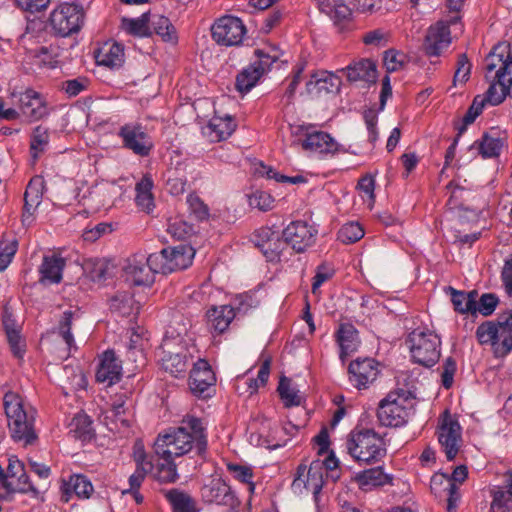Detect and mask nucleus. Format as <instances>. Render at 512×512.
I'll list each match as a JSON object with an SVG mask.
<instances>
[{"label":"nucleus","mask_w":512,"mask_h":512,"mask_svg":"<svg viewBox=\"0 0 512 512\" xmlns=\"http://www.w3.org/2000/svg\"><path fill=\"white\" fill-rule=\"evenodd\" d=\"M350 382L358 389H365L373 383L378 374V363L372 358L356 359L348 367Z\"/></svg>","instance_id":"nucleus-18"},{"label":"nucleus","mask_w":512,"mask_h":512,"mask_svg":"<svg viewBox=\"0 0 512 512\" xmlns=\"http://www.w3.org/2000/svg\"><path fill=\"white\" fill-rule=\"evenodd\" d=\"M246 28L238 17L226 15L217 19L211 27L213 40L222 46H237L242 43Z\"/></svg>","instance_id":"nucleus-9"},{"label":"nucleus","mask_w":512,"mask_h":512,"mask_svg":"<svg viewBox=\"0 0 512 512\" xmlns=\"http://www.w3.org/2000/svg\"><path fill=\"white\" fill-rule=\"evenodd\" d=\"M350 82H365L372 84L377 79L376 64L369 59H362L347 66L343 70Z\"/></svg>","instance_id":"nucleus-29"},{"label":"nucleus","mask_w":512,"mask_h":512,"mask_svg":"<svg viewBox=\"0 0 512 512\" xmlns=\"http://www.w3.org/2000/svg\"><path fill=\"white\" fill-rule=\"evenodd\" d=\"M512 509V498L505 488H499L493 493L491 512H509Z\"/></svg>","instance_id":"nucleus-55"},{"label":"nucleus","mask_w":512,"mask_h":512,"mask_svg":"<svg viewBox=\"0 0 512 512\" xmlns=\"http://www.w3.org/2000/svg\"><path fill=\"white\" fill-rule=\"evenodd\" d=\"M341 80L328 71H318L310 76L306 83V91L312 98H320L328 94L337 93Z\"/></svg>","instance_id":"nucleus-20"},{"label":"nucleus","mask_w":512,"mask_h":512,"mask_svg":"<svg viewBox=\"0 0 512 512\" xmlns=\"http://www.w3.org/2000/svg\"><path fill=\"white\" fill-rule=\"evenodd\" d=\"M122 366L113 351H105L96 372L98 382L112 385L121 378Z\"/></svg>","instance_id":"nucleus-26"},{"label":"nucleus","mask_w":512,"mask_h":512,"mask_svg":"<svg viewBox=\"0 0 512 512\" xmlns=\"http://www.w3.org/2000/svg\"><path fill=\"white\" fill-rule=\"evenodd\" d=\"M364 236V230L359 223L349 222L344 224L338 231V240L343 244H352Z\"/></svg>","instance_id":"nucleus-51"},{"label":"nucleus","mask_w":512,"mask_h":512,"mask_svg":"<svg viewBox=\"0 0 512 512\" xmlns=\"http://www.w3.org/2000/svg\"><path fill=\"white\" fill-rule=\"evenodd\" d=\"M498 304V298L491 293L483 294L479 301H476V312L484 316L492 314Z\"/></svg>","instance_id":"nucleus-63"},{"label":"nucleus","mask_w":512,"mask_h":512,"mask_svg":"<svg viewBox=\"0 0 512 512\" xmlns=\"http://www.w3.org/2000/svg\"><path fill=\"white\" fill-rule=\"evenodd\" d=\"M227 468L235 479L240 482L246 483L251 493L254 492L255 484L252 481L253 472L251 468L239 464H228Z\"/></svg>","instance_id":"nucleus-58"},{"label":"nucleus","mask_w":512,"mask_h":512,"mask_svg":"<svg viewBox=\"0 0 512 512\" xmlns=\"http://www.w3.org/2000/svg\"><path fill=\"white\" fill-rule=\"evenodd\" d=\"M163 493L173 512H197L196 502L188 493L176 488L165 490Z\"/></svg>","instance_id":"nucleus-38"},{"label":"nucleus","mask_w":512,"mask_h":512,"mask_svg":"<svg viewBox=\"0 0 512 512\" xmlns=\"http://www.w3.org/2000/svg\"><path fill=\"white\" fill-rule=\"evenodd\" d=\"M64 266V258L56 255L45 256L39 269L40 282L43 284H58L62 280Z\"/></svg>","instance_id":"nucleus-34"},{"label":"nucleus","mask_w":512,"mask_h":512,"mask_svg":"<svg viewBox=\"0 0 512 512\" xmlns=\"http://www.w3.org/2000/svg\"><path fill=\"white\" fill-rule=\"evenodd\" d=\"M437 435L447 459L453 460L462 446V430L448 411H445L439 422Z\"/></svg>","instance_id":"nucleus-11"},{"label":"nucleus","mask_w":512,"mask_h":512,"mask_svg":"<svg viewBox=\"0 0 512 512\" xmlns=\"http://www.w3.org/2000/svg\"><path fill=\"white\" fill-rule=\"evenodd\" d=\"M134 300L130 293H117L110 300V308L122 315H129L133 309Z\"/></svg>","instance_id":"nucleus-54"},{"label":"nucleus","mask_w":512,"mask_h":512,"mask_svg":"<svg viewBox=\"0 0 512 512\" xmlns=\"http://www.w3.org/2000/svg\"><path fill=\"white\" fill-rule=\"evenodd\" d=\"M448 291L450 292L451 301L456 311L462 314L467 312H476V298L478 296L476 291L465 293L463 291H458L453 287H449Z\"/></svg>","instance_id":"nucleus-44"},{"label":"nucleus","mask_w":512,"mask_h":512,"mask_svg":"<svg viewBox=\"0 0 512 512\" xmlns=\"http://www.w3.org/2000/svg\"><path fill=\"white\" fill-rule=\"evenodd\" d=\"M347 452L359 463L375 464L386 456L383 438L371 429L353 430L346 440Z\"/></svg>","instance_id":"nucleus-4"},{"label":"nucleus","mask_w":512,"mask_h":512,"mask_svg":"<svg viewBox=\"0 0 512 512\" xmlns=\"http://www.w3.org/2000/svg\"><path fill=\"white\" fill-rule=\"evenodd\" d=\"M497 336L495 337L494 351L496 355L504 356L512 350V314L496 323Z\"/></svg>","instance_id":"nucleus-35"},{"label":"nucleus","mask_w":512,"mask_h":512,"mask_svg":"<svg viewBox=\"0 0 512 512\" xmlns=\"http://www.w3.org/2000/svg\"><path fill=\"white\" fill-rule=\"evenodd\" d=\"M270 374V359H266L259 371L256 379H245L240 377L237 379L236 390L242 394L244 392L249 395L254 394L260 386H264L268 381Z\"/></svg>","instance_id":"nucleus-37"},{"label":"nucleus","mask_w":512,"mask_h":512,"mask_svg":"<svg viewBox=\"0 0 512 512\" xmlns=\"http://www.w3.org/2000/svg\"><path fill=\"white\" fill-rule=\"evenodd\" d=\"M4 326L7 334V339L13 354L16 357L21 358L25 351V345L19 334V331L16 328L11 327L7 320L4 321Z\"/></svg>","instance_id":"nucleus-56"},{"label":"nucleus","mask_w":512,"mask_h":512,"mask_svg":"<svg viewBox=\"0 0 512 512\" xmlns=\"http://www.w3.org/2000/svg\"><path fill=\"white\" fill-rule=\"evenodd\" d=\"M19 107L23 116L29 121H36L48 114L47 106L41 95L31 89L20 95Z\"/></svg>","instance_id":"nucleus-24"},{"label":"nucleus","mask_w":512,"mask_h":512,"mask_svg":"<svg viewBox=\"0 0 512 512\" xmlns=\"http://www.w3.org/2000/svg\"><path fill=\"white\" fill-rule=\"evenodd\" d=\"M236 124L231 116H214L206 126L205 134L213 142L227 139L235 130Z\"/></svg>","instance_id":"nucleus-33"},{"label":"nucleus","mask_w":512,"mask_h":512,"mask_svg":"<svg viewBox=\"0 0 512 512\" xmlns=\"http://www.w3.org/2000/svg\"><path fill=\"white\" fill-rule=\"evenodd\" d=\"M153 181L150 176H144L136 185L135 201L137 206L143 211L149 213L154 208V199L152 195Z\"/></svg>","instance_id":"nucleus-42"},{"label":"nucleus","mask_w":512,"mask_h":512,"mask_svg":"<svg viewBox=\"0 0 512 512\" xmlns=\"http://www.w3.org/2000/svg\"><path fill=\"white\" fill-rule=\"evenodd\" d=\"M249 206L260 211H269L274 206V198L265 191H255L248 197Z\"/></svg>","instance_id":"nucleus-59"},{"label":"nucleus","mask_w":512,"mask_h":512,"mask_svg":"<svg viewBox=\"0 0 512 512\" xmlns=\"http://www.w3.org/2000/svg\"><path fill=\"white\" fill-rule=\"evenodd\" d=\"M48 22L56 35L69 37L84 26L85 10L80 4L63 2L50 12Z\"/></svg>","instance_id":"nucleus-7"},{"label":"nucleus","mask_w":512,"mask_h":512,"mask_svg":"<svg viewBox=\"0 0 512 512\" xmlns=\"http://www.w3.org/2000/svg\"><path fill=\"white\" fill-rule=\"evenodd\" d=\"M150 31L159 35L166 42H176L177 33L175 27L171 21L159 14H153L150 16Z\"/></svg>","instance_id":"nucleus-45"},{"label":"nucleus","mask_w":512,"mask_h":512,"mask_svg":"<svg viewBox=\"0 0 512 512\" xmlns=\"http://www.w3.org/2000/svg\"><path fill=\"white\" fill-rule=\"evenodd\" d=\"M414 401L410 392L397 390L390 392L379 403L377 417L383 426L401 427L413 412Z\"/></svg>","instance_id":"nucleus-5"},{"label":"nucleus","mask_w":512,"mask_h":512,"mask_svg":"<svg viewBox=\"0 0 512 512\" xmlns=\"http://www.w3.org/2000/svg\"><path fill=\"white\" fill-rule=\"evenodd\" d=\"M506 143V136L496 128H491L471 145L483 158L498 157Z\"/></svg>","instance_id":"nucleus-23"},{"label":"nucleus","mask_w":512,"mask_h":512,"mask_svg":"<svg viewBox=\"0 0 512 512\" xmlns=\"http://www.w3.org/2000/svg\"><path fill=\"white\" fill-rule=\"evenodd\" d=\"M66 494L74 493L80 499H89L94 492L91 481L82 474H75L69 477L64 484Z\"/></svg>","instance_id":"nucleus-41"},{"label":"nucleus","mask_w":512,"mask_h":512,"mask_svg":"<svg viewBox=\"0 0 512 512\" xmlns=\"http://www.w3.org/2000/svg\"><path fill=\"white\" fill-rule=\"evenodd\" d=\"M49 142L48 129L43 126H37L32 133L30 149L34 158H37L47 147Z\"/></svg>","instance_id":"nucleus-52"},{"label":"nucleus","mask_w":512,"mask_h":512,"mask_svg":"<svg viewBox=\"0 0 512 512\" xmlns=\"http://www.w3.org/2000/svg\"><path fill=\"white\" fill-rule=\"evenodd\" d=\"M3 407L11 436L25 445L32 444L37 436L34 430V413L27 408L22 397L7 391L3 396Z\"/></svg>","instance_id":"nucleus-3"},{"label":"nucleus","mask_w":512,"mask_h":512,"mask_svg":"<svg viewBox=\"0 0 512 512\" xmlns=\"http://www.w3.org/2000/svg\"><path fill=\"white\" fill-rule=\"evenodd\" d=\"M150 15L147 13L142 14L138 18L121 19V29L127 34L137 37H145L151 35L150 31Z\"/></svg>","instance_id":"nucleus-43"},{"label":"nucleus","mask_w":512,"mask_h":512,"mask_svg":"<svg viewBox=\"0 0 512 512\" xmlns=\"http://www.w3.org/2000/svg\"><path fill=\"white\" fill-rule=\"evenodd\" d=\"M95 59L98 65L119 68L124 63V48L118 43L106 42L97 50Z\"/></svg>","instance_id":"nucleus-30"},{"label":"nucleus","mask_w":512,"mask_h":512,"mask_svg":"<svg viewBox=\"0 0 512 512\" xmlns=\"http://www.w3.org/2000/svg\"><path fill=\"white\" fill-rule=\"evenodd\" d=\"M206 316L210 329L217 334H222L228 329L236 313L232 306L221 305L208 309Z\"/></svg>","instance_id":"nucleus-28"},{"label":"nucleus","mask_w":512,"mask_h":512,"mask_svg":"<svg viewBox=\"0 0 512 512\" xmlns=\"http://www.w3.org/2000/svg\"><path fill=\"white\" fill-rule=\"evenodd\" d=\"M262 75L251 64L244 68L236 77V88L241 93L249 92L259 81Z\"/></svg>","instance_id":"nucleus-49"},{"label":"nucleus","mask_w":512,"mask_h":512,"mask_svg":"<svg viewBox=\"0 0 512 512\" xmlns=\"http://www.w3.org/2000/svg\"><path fill=\"white\" fill-rule=\"evenodd\" d=\"M114 270V265L106 259H90L85 263V271L94 282L108 279Z\"/></svg>","instance_id":"nucleus-46"},{"label":"nucleus","mask_w":512,"mask_h":512,"mask_svg":"<svg viewBox=\"0 0 512 512\" xmlns=\"http://www.w3.org/2000/svg\"><path fill=\"white\" fill-rule=\"evenodd\" d=\"M144 330L138 328L137 330H132L130 341L128 345V358L134 362L138 361V356L143 358V349H144Z\"/></svg>","instance_id":"nucleus-53"},{"label":"nucleus","mask_w":512,"mask_h":512,"mask_svg":"<svg viewBox=\"0 0 512 512\" xmlns=\"http://www.w3.org/2000/svg\"><path fill=\"white\" fill-rule=\"evenodd\" d=\"M359 191L366 196V201L371 209L375 203V180L372 176L366 175L362 177L357 185Z\"/></svg>","instance_id":"nucleus-62"},{"label":"nucleus","mask_w":512,"mask_h":512,"mask_svg":"<svg viewBox=\"0 0 512 512\" xmlns=\"http://www.w3.org/2000/svg\"><path fill=\"white\" fill-rule=\"evenodd\" d=\"M253 237L255 245L268 260L273 261L278 258L284 245L278 230L271 227H262L255 231Z\"/></svg>","instance_id":"nucleus-21"},{"label":"nucleus","mask_w":512,"mask_h":512,"mask_svg":"<svg viewBox=\"0 0 512 512\" xmlns=\"http://www.w3.org/2000/svg\"><path fill=\"white\" fill-rule=\"evenodd\" d=\"M162 256L154 253L146 257L144 254H136L127 259L123 268L127 281L134 285H150L154 282V275L160 272L157 260Z\"/></svg>","instance_id":"nucleus-8"},{"label":"nucleus","mask_w":512,"mask_h":512,"mask_svg":"<svg viewBox=\"0 0 512 512\" xmlns=\"http://www.w3.org/2000/svg\"><path fill=\"white\" fill-rule=\"evenodd\" d=\"M497 336L496 323L486 321L478 326L476 330V337L480 344H489L495 347V337Z\"/></svg>","instance_id":"nucleus-57"},{"label":"nucleus","mask_w":512,"mask_h":512,"mask_svg":"<svg viewBox=\"0 0 512 512\" xmlns=\"http://www.w3.org/2000/svg\"><path fill=\"white\" fill-rule=\"evenodd\" d=\"M430 488L435 495L447 497L448 512L455 511L460 494L458 486L453 484V479H449L446 474L437 473L431 478Z\"/></svg>","instance_id":"nucleus-25"},{"label":"nucleus","mask_w":512,"mask_h":512,"mask_svg":"<svg viewBox=\"0 0 512 512\" xmlns=\"http://www.w3.org/2000/svg\"><path fill=\"white\" fill-rule=\"evenodd\" d=\"M214 372L205 360L195 363L190 372L189 386L194 395L202 396L214 385Z\"/></svg>","instance_id":"nucleus-22"},{"label":"nucleus","mask_w":512,"mask_h":512,"mask_svg":"<svg viewBox=\"0 0 512 512\" xmlns=\"http://www.w3.org/2000/svg\"><path fill=\"white\" fill-rule=\"evenodd\" d=\"M76 316L77 314L75 312L65 311L59 322L58 334L65 342L68 353H70L72 349L76 350L74 337L71 333V328L76 320Z\"/></svg>","instance_id":"nucleus-48"},{"label":"nucleus","mask_w":512,"mask_h":512,"mask_svg":"<svg viewBox=\"0 0 512 512\" xmlns=\"http://www.w3.org/2000/svg\"><path fill=\"white\" fill-rule=\"evenodd\" d=\"M157 461L153 468V477L159 483H175L178 478L176 464L171 455H156Z\"/></svg>","instance_id":"nucleus-36"},{"label":"nucleus","mask_w":512,"mask_h":512,"mask_svg":"<svg viewBox=\"0 0 512 512\" xmlns=\"http://www.w3.org/2000/svg\"><path fill=\"white\" fill-rule=\"evenodd\" d=\"M456 369L455 360L452 357H448L443 363L441 372L442 385L446 389H449L453 385Z\"/></svg>","instance_id":"nucleus-64"},{"label":"nucleus","mask_w":512,"mask_h":512,"mask_svg":"<svg viewBox=\"0 0 512 512\" xmlns=\"http://www.w3.org/2000/svg\"><path fill=\"white\" fill-rule=\"evenodd\" d=\"M44 181L40 177H34L27 185L24 194V212L22 221L30 220L34 210L39 206L43 196Z\"/></svg>","instance_id":"nucleus-32"},{"label":"nucleus","mask_w":512,"mask_h":512,"mask_svg":"<svg viewBox=\"0 0 512 512\" xmlns=\"http://www.w3.org/2000/svg\"><path fill=\"white\" fill-rule=\"evenodd\" d=\"M392 480V475L384 473L382 467L366 469L355 475V481L363 491H369L375 487L392 484Z\"/></svg>","instance_id":"nucleus-31"},{"label":"nucleus","mask_w":512,"mask_h":512,"mask_svg":"<svg viewBox=\"0 0 512 512\" xmlns=\"http://www.w3.org/2000/svg\"><path fill=\"white\" fill-rule=\"evenodd\" d=\"M458 17H452L449 21H438L431 25L426 32L423 48L428 56H440L452 42L450 24L457 21Z\"/></svg>","instance_id":"nucleus-14"},{"label":"nucleus","mask_w":512,"mask_h":512,"mask_svg":"<svg viewBox=\"0 0 512 512\" xmlns=\"http://www.w3.org/2000/svg\"><path fill=\"white\" fill-rule=\"evenodd\" d=\"M105 423L110 431L116 433H125L130 427L131 419L129 414L112 416L111 413L106 412Z\"/></svg>","instance_id":"nucleus-61"},{"label":"nucleus","mask_w":512,"mask_h":512,"mask_svg":"<svg viewBox=\"0 0 512 512\" xmlns=\"http://www.w3.org/2000/svg\"><path fill=\"white\" fill-rule=\"evenodd\" d=\"M154 255L162 256L161 260H157V263L160 266V272L167 274L188 268L192 264L195 251L189 245L180 244L175 247L162 249L159 253H154Z\"/></svg>","instance_id":"nucleus-12"},{"label":"nucleus","mask_w":512,"mask_h":512,"mask_svg":"<svg viewBox=\"0 0 512 512\" xmlns=\"http://www.w3.org/2000/svg\"><path fill=\"white\" fill-rule=\"evenodd\" d=\"M278 392L285 407L299 406L302 403L303 397L299 390L286 377L281 378Z\"/></svg>","instance_id":"nucleus-47"},{"label":"nucleus","mask_w":512,"mask_h":512,"mask_svg":"<svg viewBox=\"0 0 512 512\" xmlns=\"http://www.w3.org/2000/svg\"><path fill=\"white\" fill-rule=\"evenodd\" d=\"M319 8L322 12L329 14L336 22L349 20L352 15L351 9L344 3L320 2Z\"/></svg>","instance_id":"nucleus-50"},{"label":"nucleus","mask_w":512,"mask_h":512,"mask_svg":"<svg viewBox=\"0 0 512 512\" xmlns=\"http://www.w3.org/2000/svg\"><path fill=\"white\" fill-rule=\"evenodd\" d=\"M486 78L491 84L485 96H476L463 117V125L458 128L461 134L481 114L485 103L499 105L507 96L512 98V56L509 45L499 43L485 59Z\"/></svg>","instance_id":"nucleus-1"},{"label":"nucleus","mask_w":512,"mask_h":512,"mask_svg":"<svg viewBox=\"0 0 512 512\" xmlns=\"http://www.w3.org/2000/svg\"><path fill=\"white\" fill-rule=\"evenodd\" d=\"M336 341L340 348L339 356L342 362L352 353L356 352L360 345L358 331L350 323H342L339 325L336 332Z\"/></svg>","instance_id":"nucleus-27"},{"label":"nucleus","mask_w":512,"mask_h":512,"mask_svg":"<svg viewBox=\"0 0 512 512\" xmlns=\"http://www.w3.org/2000/svg\"><path fill=\"white\" fill-rule=\"evenodd\" d=\"M18 248L16 239L0 242V272L4 271L11 263Z\"/></svg>","instance_id":"nucleus-60"},{"label":"nucleus","mask_w":512,"mask_h":512,"mask_svg":"<svg viewBox=\"0 0 512 512\" xmlns=\"http://www.w3.org/2000/svg\"><path fill=\"white\" fill-rule=\"evenodd\" d=\"M201 498L208 504L232 506L235 502L230 486L220 476L208 479L201 488Z\"/></svg>","instance_id":"nucleus-17"},{"label":"nucleus","mask_w":512,"mask_h":512,"mask_svg":"<svg viewBox=\"0 0 512 512\" xmlns=\"http://www.w3.org/2000/svg\"><path fill=\"white\" fill-rule=\"evenodd\" d=\"M205 428L199 418L187 416L178 428L160 434L154 443L155 455L175 457L187 454L195 447L199 454L206 450Z\"/></svg>","instance_id":"nucleus-2"},{"label":"nucleus","mask_w":512,"mask_h":512,"mask_svg":"<svg viewBox=\"0 0 512 512\" xmlns=\"http://www.w3.org/2000/svg\"><path fill=\"white\" fill-rule=\"evenodd\" d=\"M324 484V469L320 460L313 461L309 468L300 465L292 482V489L297 494L312 493L317 498Z\"/></svg>","instance_id":"nucleus-10"},{"label":"nucleus","mask_w":512,"mask_h":512,"mask_svg":"<svg viewBox=\"0 0 512 512\" xmlns=\"http://www.w3.org/2000/svg\"><path fill=\"white\" fill-rule=\"evenodd\" d=\"M162 368L174 377H182L188 368L187 350L183 346L175 349L171 339H165L161 345Z\"/></svg>","instance_id":"nucleus-15"},{"label":"nucleus","mask_w":512,"mask_h":512,"mask_svg":"<svg viewBox=\"0 0 512 512\" xmlns=\"http://www.w3.org/2000/svg\"><path fill=\"white\" fill-rule=\"evenodd\" d=\"M123 146L139 156L149 155L153 145L144 127L138 123L123 125L118 132Z\"/></svg>","instance_id":"nucleus-16"},{"label":"nucleus","mask_w":512,"mask_h":512,"mask_svg":"<svg viewBox=\"0 0 512 512\" xmlns=\"http://www.w3.org/2000/svg\"><path fill=\"white\" fill-rule=\"evenodd\" d=\"M69 434L84 442L91 440L94 430L90 417L84 413L76 414L69 423Z\"/></svg>","instance_id":"nucleus-39"},{"label":"nucleus","mask_w":512,"mask_h":512,"mask_svg":"<svg viewBox=\"0 0 512 512\" xmlns=\"http://www.w3.org/2000/svg\"><path fill=\"white\" fill-rule=\"evenodd\" d=\"M6 462V467L0 463V482L9 489L14 486V479L21 481L25 477V472L23 464L17 458L9 457Z\"/></svg>","instance_id":"nucleus-40"},{"label":"nucleus","mask_w":512,"mask_h":512,"mask_svg":"<svg viewBox=\"0 0 512 512\" xmlns=\"http://www.w3.org/2000/svg\"><path fill=\"white\" fill-rule=\"evenodd\" d=\"M317 234L318 230L313 224L302 220L291 222L282 232L283 242L299 253L315 243Z\"/></svg>","instance_id":"nucleus-13"},{"label":"nucleus","mask_w":512,"mask_h":512,"mask_svg":"<svg viewBox=\"0 0 512 512\" xmlns=\"http://www.w3.org/2000/svg\"><path fill=\"white\" fill-rule=\"evenodd\" d=\"M407 343L415 363L432 367L438 362L441 341L434 331L428 328H416L409 334Z\"/></svg>","instance_id":"nucleus-6"},{"label":"nucleus","mask_w":512,"mask_h":512,"mask_svg":"<svg viewBox=\"0 0 512 512\" xmlns=\"http://www.w3.org/2000/svg\"><path fill=\"white\" fill-rule=\"evenodd\" d=\"M310 129L311 127H306L305 138L301 141L305 151L326 155L334 154L339 150V144L329 133Z\"/></svg>","instance_id":"nucleus-19"}]
</instances>
